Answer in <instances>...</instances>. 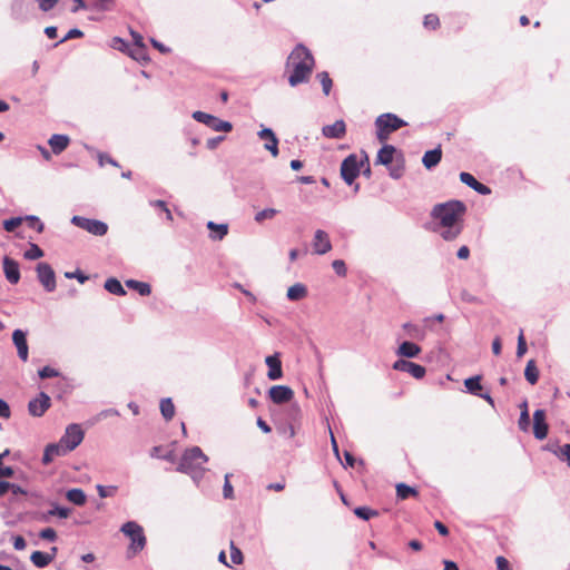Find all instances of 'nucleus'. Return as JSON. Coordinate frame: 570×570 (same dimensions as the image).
I'll return each instance as SVG.
<instances>
[{
    "mask_svg": "<svg viewBox=\"0 0 570 570\" xmlns=\"http://www.w3.org/2000/svg\"><path fill=\"white\" fill-rule=\"evenodd\" d=\"M375 126L377 139L380 142H385L392 132L406 126V122L396 115L386 112L376 118Z\"/></svg>",
    "mask_w": 570,
    "mask_h": 570,
    "instance_id": "obj_3",
    "label": "nucleus"
},
{
    "mask_svg": "<svg viewBox=\"0 0 570 570\" xmlns=\"http://www.w3.org/2000/svg\"><path fill=\"white\" fill-rule=\"evenodd\" d=\"M395 490H396V498L399 500H406L409 498H417L419 497V491L415 488L410 487L405 483H397L395 487Z\"/></svg>",
    "mask_w": 570,
    "mask_h": 570,
    "instance_id": "obj_30",
    "label": "nucleus"
},
{
    "mask_svg": "<svg viewBox=\"0 0 570 570\" xmlns=\"http://www.w3.org/2000/svg\"><path fill=\"white\" fill-rule=\"evenodd\" d=\"M441 159L442 149L439 146L432 150H428L422 158V163L426 169H432L441 161Z\"/></svg>",
    "mask_w": 570,
    "mask_h": 570,
    "instance_id": "obj_26",
    "label": "nucleus"
},
{
    "mask_svg": "<svg viewBox=\"0 0 570 570\" xmlns=\"http://www.w3.org/2000/svg\"><path fill=\"white\" fill-rule=\"evenodd\" d=\"M521 414L518 422L519 429L523 432H527L530 425V416L528 411V403L524 401L521 405Z\"/></svg>",
    "mask_w": 570,
    "mask_h": 570,
    "instance_id": "obj_38",
    "label": "nucleus"
},
{
    "mask_svg": "<svg viewBox=\"0 0 570 570\" xmlns=\"http://www.w3.org/2000/svg\"><path fill=\"white\" fill-rule=\"evenodd\" d=\"M423 24L426 29L436 30L440 27V19L434 13H429L424 17Z\"/></svg>",
    "mask_w": 570,
    "mask_h": 570,
    "instance_id": "obj_42",
    "label": "nucleus"
},
{
    "mask_svg": "<svg viewBox=\"0 0 570 570\" xmlns=\"http://www.w3.org/2000/svg\"><path fill=\"white\" fill-rule=\"evenodd\" d=\"M51 551V554L42 551H33L30 556V560L37 568H45L53 560L57 548L53 547Z\"/></svg>",
    "mask_w": 570,
    "mask_h": 570,
    "instance_id": "obj_24",
    "label": "nucleus"
},
{
    "mask_svg": "<svg viewBox=\"0 0 570 570\" xmlns=\"http://www.w3.org/2000/svg\"><path fill=\"white\" fill-rule=\"evenodd\" d=\"M95 7L100 10H111L114 8V0H94Z\"/></svg>",
    "mask_w": 570,
    "mask_h": 570,
    "instance_id": "obj_56",
    "label": "nucleus"
},
{
    "mask_svg": "<svg viewBox=\"0 0 570 570\" xmlns=\"http://www.w3.org/2000/svg\"><path fill=\"white\" fill-rule=\"evenodd\" d=\"M208 461L207 455L198 446L187 449L178 464L177 470L184 473H194L203 469V465Z\"/></svg>",
    "mask_w": 570,
    "mask_h": 570,
    "instance_id": "obj_4",
    "label": "nucleus"
},
{
    "mask_svg": "<svg viewBox=\"0 0 570 570\" xmlns=\"http://www.w3.org/2000/svg\"><path fill=\"white\" fill-rule=\"evenodd\" d=\"M150 455L153 458L164 459V460L169 461V462H174L176 460V455H175L174 450L166 449V448H164L161 445L154 446L151 449V451H150Z\"/></svg>",
    "mask_w": 570,
    "mask_h": 570,
    "instance_id": "obj_32",
    "label": "nucleus"
},
{
    "mask_svg": "<svg viewBox=\"0 0 570 570\" xmlns=\"http://www.w3.org/2000/svg\"><path fill=\"white\" fill-rule=\"evenodd\" d=\"M3 272L9 283L17 284L20 281L19 264L8 256L3 258Z\"/></svg>",
    "mask_w": 570,
    "mask_h": 570,
    "instance_id": "obj_19",
    "label": "nucleus"
},
{
    "mask_svg": "<svg viewBox=\"0 0 570 570\" xmlns=\"http://www.w3.org/2000/svg\"><path fill=\"white\" fill-rule=\"evenodd\" d=\"M125 284L128 288L137 291L141 296H147L151 293V287L148 283L128 279Z\"/></svg>",
    "mask_w": 570,
    "mask_h": 570,
    "instance_id": "obj_33",
    "label": "nucleus"
},
{
    "mask_svg": "<svg viewBox=\"0 0 570 570\" xmlns=\"http://www.w3.org/2000/svg\"><path fill=\"white\" fill-rule=\"evenodd\" d=\"M121 532L130 539L128 547L129 556H136L146 546L144 529L135 521H128L121 527Z\"/></svg>",
    "mask_w": 570,
    "mask_h": 570,
    "instance_id": "obj_5",
    "label": "nucleus"
},
{
    "mask_svg": "<svg viewBox=\"0 0 570 570\" xmlns=\"http://www.w3.org/2000/svg\"><path fill=\"white\" fill-rule=\"evenodd\" d=\"M13 547L16 550H23L26 548V540L21 535L13 537Z\"/></svg>",
    "mask_w": 570,
    "mask_h": 570,
    "instance_id": "obj_63",
    "label": "nucleus"
},
{
    "mask_svg": "<svg viewBox=\"0 0 570 570\" xmlns=\"http://www.w3.org/2000/svg\"><path fill=\"white\" fill-rule=\"evenodd\" d=\"M314 252L318 255H324L332 249V244L328 234L322 229H317L313 239Z\"/></svg>",
    "mask_w": 570,
    "mask_h": 570,
    "instance_id": "obj_17",
    "label": "nucleus"
},
{
    "mask_svg": "<svg viewBox=\"0 0 570 570\" xmlns=\"http://www.w3.org/2000/svg\"><path fill=\"white\" fill-rule=\"evenodd\" d=\"M12 342L17 348L19 358L27 362L29 357V347L27 343V335L22 330H14L12 333Z\"/></svg>",
    "mask_w": 570,
    "mask_h": 570,
    "instance_id": "obj_14",
    "label": "nucleus"
},
{
    "mask_svg": "<svg viewBox=\"0 0 570 570\" xmlns=\"http://www.w3.org/2000/svg\"><path fill=\"white\" fill-rule=\"evenodd\" d=\"M460 180L468 185L469 187H471L472 189H474L476 193H479L480 195H489L491 193V189L485 186L484 184L478 181L473 175H471L470 173H461L460 174Z\"/></svg>",
    "mask_w": 570,
    "mask_h": 570,
    "instance_id": "obj_22",
    "label": "nucleus"
},
{
    "mask_svg": "<svg viewBox=\"0 0 570 570\" xmlns=\"http://www.w3.org/2000/svg\"><path fill=\"white\" fill-rule=\"evenodd\" d=\"M458 258L460 259H468L470 257V249L468 246L463 245L459 248L458 253Z\"/></svg>",
    "mask_w": 570,
    "mask_h": 570,
    "instance_id": "obj_64",
    "label": "nucleus"
},
{
    "mask_svg": "<svg viewBox=\"0 0 570 570\" xmlns=\"http://www.w3.org/2000/svg\"><path fill=\"white\" fill-rule=\"evenodd\" d=\"M37 1H38L40 10H42L43 12H47V11L51 10L58 3L59 0H37Z\"/></svg>",
    "mask_w": 570,
    "mask_h": 570,
    "instance_id": "obj_57",
    "label": "nucleus"
},
{
    "mask_svg": "<svg viewBox=\"0 0 570 570\" xmlns=\"http://www.w3.org/2000/svg\"><path fill=\"white\" fill-rule=\"evenodd\" d=\"M364 167V161L354 154L348 155L341 165V176L347 185H352Z\"/></svg>",
    "mask_w": 570,
    "mask_h": 570,
    "instance_id": "obj_6",
    "label": "nucleus"
},
{
    "mask_svg": "<svg viewBox=\"0 0 570 570\" xmlns=\"http://www.w3.org/2000/svg\"><path fill=\"white\" fill-rule=\"evenodd\" d=\"M549 425L546 422L544 410H535L533 413V434L535 439L543 440L547 438Z\"/></svg>",
    "mask_w": 570,
    "mask_h": 570,
    "instance_id": "obj_15",
    "label": "nucleus"
},
{
    "mask_svg": "<svg viewBox=\"0 0 570 570\" xmlns=\"http://www.w3.org/2000/svg\"><path fill=\"white\" fill-rule=\"evenodd\" d=\"M38 374L41 379H49L58 376L59 372L51 366H45L41 370H39Z\"/></svg>",
    "mask_w": 570,
    "mask_h": 570,
    "instance_id": "obj_50",
    "label": "nucleus"
},
{
    "mask_svg": "<svg viewBox=\"0 0 570 570\" xmlns=\"http://www.w3.org/2000/svg\"><path fill=\"white\" fill-rule=\"evenodd\" d=\"M495 564L499 570H512L509 561L502 556L497 557Z\"/></svg>",
    "mask_w": 570,
    "mask_h": 570,
    "instance_id": "obj_59",
    "label": "nucleus"
},
{
    "mask_svg": "<svg viewBox=\"0 0 570 570\" xmlns=\"http://www.w3.org/2000/svg\"><path fill=\"white\" fill-rule=\"evenodd\" d=\"M277 214V210L274 208H266L261 212H258L255 216V220L257 223H262L265 219H271Z\"/></svg>",
    "mask_w": 570,
    "mask_h": 570,
    "instance_id": "obj_47",
    "label": "nucleus"
},
{
    "mask_svg": "<svg viewBox=\"0 0 570 570\" xmlns=\"http://www.w3.org/2000/svg\"><path fill=\"white\" fill-rule=\"evenodd\" d=\"M265 362H266V365L268 366L267 377L273 381L281 379L283 375V371H282V362L278 358V356L277 355L267 356Z\"/></svg>",
    "mask_w": 570,
    "mask_h": 570,
    "instance_id": "obj_23",
    "label": "nucleus"
},
{
    "mask_svg": "<svg viewBox=\"0 0 570 570\" xmlns=\"http://www.w3.org/2000/svg\"><path fill=\"white\" fill-rule=\"evenodd\" d=\"M524 376L527 381L534 385L539 380V370L535 365L534 360H530L527 363L525 370H524Z\"/></svg>",
    "mask_w": 570,
    "mask_h": 570,
    "instance_id": "obj_34",
    "label": "nucleus"
},
{
    "mask_svg": "<svg viewBox=\"0 0 570 570\" xmlns=\"http://www.w3.org/2000/svg\"><path fill=\"white\" fill-rule=\"evenodd\" d=\"M268 395L275 404H283L294 397V391L286 385H274L269 389Z\"/></svg>",
    "mask_w": 570,
    "mask_h": 570,
    "instance_id": "obj_13",
    "label": "nucleus"
},
{
    "mask_svg": "<svg viewBox=\"0 0 570 570\" xmlns=\"http://www.w3.org/2000/svg\"><path fill=\"white\" fill-rule=\"evenodd\" d=\"M223 492H224V497L226 499H232L233 498V493H234V490H233V487L228 480V475L225 476V483H224V489H223Z\"/></svg>",
    "mask_w": 570,
    "mask_h": 570,
    "instance_id": "obj_61",
    "label": "nucleus"
},
{
    "mask_svg": "<svg viewBox=\"0 0 570 570\" xmlns=\"http://www.w3.org/2000/svg\"><path fill=\"white\" fill-rule=\"evenodd\" d=\"M43 256V250L36 244H31L30 248L24 253L27 259H38Z\"/></svg>",
    "mask_w": 570,
    "mask_h": 570,
    "instance_id": "obj_43",
    "label": "nucleus"
},
{
    "mask_svg": "<svg viewBox=\"0 0 570 570\" xmlns=\"http://www.w3.org/2000/svg\"><path fill=\"white\" fill-rule=\"evenodd\" d=\"M354 513L355 515H357L360 519H363V520H370L372 518H375V517H379V511L377 510H373L368 507H357L354 509Z\"/></svg>",
    "mask_w": 570,
    "mask_h": 570,
    "instance_id": "obj_39",
    "label": "nucleus"
},
{
    "mask_svg": "<svg viewBox=\"0 0 570 570\" xmlns=\"http://www.w3.org/2000/svg\"><path fill=\"white\" fill-rule=\"evenodd\" d=\"M70 509L68 508H63V507H58V505H55L51 510H49L47 512V514L49 517H59V518H62V519H66L70 515Z\"/></svg>",
    "mask_w": 570,
    "mask_h": 570,
    "instance_id": "obj_45",
    "label": "nucleus"
},
{
    "mask_svg": "<svg viewBox=\"0 0 570 570\" xmlns=\"http://www.w3.org/2000/svg\"><path fill=\"white\" fill-rule=\"evenodd\" d=\"M22 223V219L19 217L6 219L3 222V228L7 232H13L17 227H19Z\"/></svg>",
    "mask_w": 570,
    "mask_h": 570,
    "instance_id": "obj_48",
    "label": "nucleus"
},
{
    "mask_svg": "<svg viewBox=\"0 0 570 570\" xmlns=\"http://www.w3.org/2000/svg\"><path fill=\"white\" fill-rule=\"evenodd\" d=\"M110 47L125 53L129 49V45L120 37H114L110 41Z\"/></svg>",
    "mask_w": 570,
    "mask_h": 570,
    "instance_id": "obj_44",
    "label": "nucleus"
},
{
    "mask_svg": "<svg viewBox=\"0 0 570 570\" xmlns=\"http://www.w3.org/2000/svg\"><path fill=\"white\" fill-rule=\"evenodd\" d=\"M332 266H333V269L335 271V273L337 275H340V276H345L346 275V265H345L344 261L335 259L332 263Z\"/></svg>",
    "mask_w": 570,
    "mask_h": 570,
    "instance_id": "obj_53",
    "label": "nucleus"
},
{
    "mask_svg": "<svg viewBox=\"0 0 570 570\" xmlns=\"http://www.w3.org/2000/svg\"><path fill=\"white\" fill-rule=\"evenodd\" d=\"M105 288L111 293V294H115V295H126V291L124 289L121 283L116 279V278H108L106 282H105Z\"/></svg>",
    "mask_w": 570,
    "mask_h": 570,
    "instance_id": "obj_37",
    "label": "nucleus"
},
{
    "mask_svg": "<svg viewBox=\"0 0 570 570\" xmlns=\"http://www.w3.org/2000/svg\"><path fill=\"white\" fill-rule=\"evenodd\" d=\"M396 149L392 145H384L377 153L376 164L387 166L393 161Z\"/></svg>",
    "mask_w": 570,
    "mask_h": 570,
    "instance_id": "obj_27",
    "label": "nucleus"
},
{
    "mask_svg": "<svg viewBox=\"0 0 570 570\" xmlns=\"http://www.w3.org/2000/svg\"><path fill=\"white\" fill-rule=\"evenodd\" d=\"M207 228L210 230L209 237L213 240H222L228 234L227 224H216L214 222H208Z\"/></svg>",
    "mask_w": 570,
    "mask_h": 570,
    "instance_id": "obj_28",
    "label": "nucleus"
},
{
    "mask_svg": "<svg viewBox=\"0 0 570 570\" xmlns=\"http://www.w3.org/2000/svg\"><path fill=\"white\" fill-rule=\"evenodd\" d=\"M315 60L311 51L303 45H297L287 58L286 67L291 68L288 82L292 87L306 82L314 69Z\"/></svg>",
    "mask_w": 570,
    "mask_h": 570,
    "instance_id": "obj_2",
    "label": "nucleus"
},
{
    "mask_svg": "<svg viewBox=\"0 0 570 570\" xmlns=\"http://www.w3.org/2000/svg\"><path fill=\"white\" fill-rule=\"evenodd\" d=\"M40 538L48 541H55L57 539V533L52 528L42 529L39 533Z\"/></svg>",
    "mask_w": 570,
    "mask_h": 570,
    "instance_id": "obj_54",
    "label": "nucleus"
},
{
    "mask_svg": "<svg viewBox=\"0 0 570 570\" xmlns=\"http://www.w3.org/2000/svg\"><path fill=\"white\" fill-rule=\"evenodd\" d=\"M317 79L322 85V89L325 96H328L333 86V81L326 71L317 73Z\"/></svg>",
    "mask_w": 570,
    "mask_h": 570,
    "instance_id": "obj_40",
    "label": "nucleus"
},
{
    "mask_svg": "<svg viewBox=\"0 0 570 570\" xmlns=\"http://www.w3.org/2000/svg\"><path fill=\"white\" fill-rule=\"evenodd\" d=\"M286 295L289 301H301L307 296V288L305 285L296 283L288 287Z\"/></svg>",
    "mask_w": 570,
    "mask_h": 570,
    "instance_id": "obj_31",
    "label": "nucleus"
},
{
    "mask_svg": "<svg viewBox=\"0 0 570 570\" xmlns=\"http://www.w3.org/2000/svg\"><path fill=\"white\" fill-rule=\"evenodd\" d=\"M10 415L11 412L8 403L4 400L0 399V417L9 419Z\"/></svg>",
    "mask_w": 570,
    "mask_h": 570,
    "instance_id": "obj_60",
    "label": "nucleus"
},
{
    "mask_svg": "<svg viewBox=\"0 0 570 570\" xmlns=\"http://www.w3.org/2000/svg\"><path fill=\"white\" fill-rule=\"evenodd\" d=\"M50 405L51 400L49 395L45 392H41L37 397L29 401L28 412L31 416L40 417L47 412Z\"/></svg>",
    "mask_w": 570,
    "mask_h": 570,
    "instance_id": "obj_10",
    "label": "nucleus"
},
{
    "mask_svg": "<svg viewBox=\"0 0 570 570\" xmlns=\"http://www.w3.org/2000/svg\"><path fill=\"white\" fill-rule=\"evenodd\" d=\"M70 139L66 135H52L48 141L53 154H61L69 146Z\"/></svg>",
    "mask_w": 570,
    "mask_h": 570,
    "instance_id": "obj_25",
    "label": "nucleus"
},
{
    "mask_svg": "<svg viewBox=\"0 0 570 570\" xmlns=\"http://www.w3.org/2000/svg\"><path fill=\"white\" fill-rule=\"evenodd\" d=\"M130 36L134 40V43H135V47H138V51H144L145 50V43H144V38L142 36L135 31V30H130Z\"/></svg>",
    "mask_w": 570,
    "mask_h": 570,
    "instance_id": "obj_51",
    "label": "nucleus"
},
{
    "mask_svg": "<svg viewBox=\"0 0 570 570\" xmlns=\"http://www.w3.org/2000/svg\"><path fill=\"white\" fill-rule=\"evenodd\" d=\"M146 49L144 51H138V47L130 48L127 51V55L135 60L145 59Z\"/></svg>",
    "mask_w": 570,
    "mask_h": 570,
    "instance_id": "obj_58",
    "label": "nucleus"
},
{
    "mask_svg": "<svg viewBox=\"0 0 570 570\" xmlns=\"http://www.w3.org/2000/svg\"><path fill=\"white\" fill-rule=\"evenodd\" d=\"M193 118L198 122L205 124L215 131L229 132L233 125L229 121L220 120L219 118L204 111H195Z\"/></svg>",
    "mask_w": 570,
    "mask_h": 570,
    "instance_id": "obj_8",
    "label": "nucleus"
},
{
    "mask_svg": "<svg viewBox=\"0 0 570 570\" xmlns=\"http://www.w3.org/2000/svg\"><path fill=\"white\" fill-rule=\"evenodd\" d=\"M464 386L466 387V390L473 394V395H476V396H480L482 399H484L490 405H494V401L493 399L490 396L489 393H485L483 394L481 391H482V385H481V376L480 375H476V376H472V377H469L464 381Z\"/></svg>",
    "mask_w": 570,
    "mask_h": 570,
    "instance_id": "obj_16",
    "label": "nucleus"
},
{
    "mask_svg": "<svg viewBox=\"0 0 570 570\" xmlns=\"http://www.w3.org/2000/svg\"><path fill=\"white\" fill-rule=\"evenodd\" d=\"M396 353L403 357H415L421 353V347L415 343L405 341L399 346Z\"/></svg>",
    "mask_w": 570,
    "mask_h": 570,
    "instance_id": "obj_29",
    "label": "nucleus"
},
{
    "mask_svg": "<svg viewBox=\"0 0 570 570\" xmlns=\"http://www.w3.org/2000/svg\"><path fill=\"white\" fill-rule=\"evenodd\" d=\"M322 132L326 138L341 139L346 134V125L344 120L340 119L332 125L324 126Z\"/></svg>",
    "mask_w": 570,
    "mask_h": 570,
    "instance_id": "obj_21",
    "label": "nucleus"
},
{
    "mask_svg": "<svg viewBox=\"0 0 570 570\" xmlns=\"http://www.w3.org/2000/svg\"><path fill=\"white\" fill-rule=\"evenodd\" d=\"M553 453L561 460L567 462L570 468V444H563L559 446L557 450H553Z\"/></svg>",
    "mask_w": 570,
    "mask_h": 570,
    "instance_id": "obj_41",
    "label": "nucleus"
},
{
    "mask_svg": "<svg viewBox=\"0 0 570 570\" xmlns=\"http://www.w3.org/2000/svg\"><path fill=\"white\" fill-rule=\"evenodd\" d=\"M82 36H83V32L81 30H79V29H71V30L68 31L66 37L60 42L69 40V39L81 38Z\"/></svg>",
    "mask_w": 570,
    "mask_h": 570,
    "instance_id": "obj_62",
    "label": "nucleus"
},
{
    "mask_svg": "<svg viewBox=\"0 0 570 570\" xmlns=\"http://www.w3.org/2000/svg\"><path fill=\"white\" fill-rule=\"evenodd\" d=\"M83 440V432L77 424H71L66 429L60 441L66 445L67 450H75Z\"/></svg>",
    "mask_w": 570,
    "mask_h": 570,
    "instance_id": "obj_11",
    "label": "nucleus"
},
{
    "mask_svg": "<svg viewBox=\"0 0 570 570\" xmlns=\"http://www.w3.org/2000/svg\"><path fill=\"white\" fill-rule=\"evenodd\" d=\"M71 223L95 236H104L108 232V225L98 219L73 216Z\"/></svg>",
    "mask_w": 570,
    "mask_h": 570,
    "instance_id": "obj_7",
    "label": "nucleus"
},
{
    "mask_svg": "<svg viewBox=\"0 0 570 570\" xmlns=\"http://www.w3.org/2000/svg\"><path fill=\"white\" fill-rule=\"evenodd\" d=\"M68 501L76 505H83L86 503V494L81 489H71L66 493Z\"/></svg>",
    "mask_w": 570,
    "mask_h": 570,
    "instance_id": "obj_35",
    "label": "nucleus"
},
{
    "mask_svg": "<svg viewBox=\"0 0 570 570\" xmlns=\"http://www.w3.org/2000/svg\"><path fill=\"white\" fill-rule=\"evenodd\" d=\"M97 490L100 498H107L115 494L117 488L116 487H104V485H97Z\"/></svg>",
    "mask_w": 570,
    "mask_h": 570,
    "instance_id": "obj_55",
    "label": "nucleus"
},
{
    "mask_svg": "<svg viewBox=\"0 0 570 570\" xmlns=\"http://www.w3.org/2000/svg\"><path fill=\"white\" fill-rule=\"evenodd\" d=\"M527 352V343L523 335V331H520V334L518 336V347H517V355L519 357H522Z\"/></svg>",
    "mask_w": 570,
    "mask_h": 570,
    "instance_id": "obj_49",
    "label": "nucleus"
},
{
    "mask_svg": "<svg viewBox=\"0 0 570 570\" xmlns=\"http://www.w3.org/2000/svg\"><path fill=\"white\" fill-rule=\"evenodd\" d=\"M27 222L30 228L36 229L38 233H42L43 224L38 217L30 216L27 218Z\"/></svg>",
    "mask_w": 570,
    "mask_h": 570,
    "instance_id": "obj_52",
    "label": "nucleus"
},
{
    "mask_svg": "<svg viewBox=\"0 0 570 570\" xmlns=\"http://www.w3.org/2000/svg\"><path fill=\"white\" fill-rule=\"evenodd\" d=\"M393 368L396 371L406 372L417 380L423 379L426 373L424 366L405 360L395 361Z\"/></svg>",
    "mask_w": 570,
    "mask_h": 570,
    "instance_id": "obj_12",
    "label": "nucleus"
},
{
    "mask_svg": "<svg viewBox=\"0 0 570 570\" xmlns=\"http://www.w3.org/2000/svg\"><path fill=\"white\" fill-rule=\"evenodd\" d=\"M70 450L66 449V445L59 441L58 443L49 444L46 446L42 462L45 464H49L52 462L57 456H62L69 453Z\"/></svg>",
    "mask_w": 570,
    "mask_h": 570,
    "instance_id": "obj_18",
    "label": "nucleus"
},
{
    "mask_svg": "<svg viewBox=\"0 0 570 570\" xmlns=\"http://www.w3.org/2000/svg\"><path fill=\"white\" fill-rule=\"evenodd\" d=\"M160 412L166 421H170L175 415V405L171 399H163L160 401Z\"/></svg>",
    "mask_w": 570,
    "mask_h": 570,
    "instance_id": "obj_36",
    "label": "nucleus"
},
{
    "mask_svg": "<svg viewBox=\"0 0 570 570\" xmlns=\"http://www.w3.org/2000/svg\"><path fill=\"white\" fill-rule=\"evenodd\" d=\"M465 213L466 206L461 200H449L433 207L431 216L438 222V230L444 240H453L462 233Z\"/></svg>",
    "mask_w": 570,
    "mask_h": 570,
    "instance_id": "obj_1",
    "label": "nucleus"
},
{
    "mask_svg": "<svg viewBox=\"0 0 570 570\" xmlns=\"http://www.w3.org/2000/svg\"><path fill=\"white\" fill-rule=\"evenodd\" d=\"M261 139L266 140L265 149H267L273 157L278 156V139L269 128H264L258 132Z\"/></svg>",
    "mask_w": 570,
    "mask_h": 570,
    "instance_id": "obj_20",
    "label": "nucleus"
},
{
    "mask_svg": "<svg viewBox=\"0 0 570 570\" xmlns=\"http://www.w3.org/2000/svg\"><path fill=\"white\" fill-rule=\"evenodd\" d=\"M37 276L41 285L47 292L56 289V274L48 263H39L37 265Z\"/></svg>",
    "mask_w": 570,
    "mask_h": 570,
    "instance_id": "obj_9",
    "label": "nucleus"
},
{
    "mask_svg": "<svg viewBox=\"0 0 570 570\" xmlns=\"http://www.w3.org/2000/svg\"><path fill=\"white\" fill-rule=\"evenodd\" d=\"M230 559L234 564H240L244 560L242 551L235 546L234 541H230Z\"/></svg>",
    "mask_w": 570,
    "mask_h": 570,
    "instance_id": "obj_46",
    "label": "nucleus"
}]
</instances>
